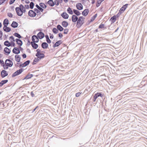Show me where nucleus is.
Segmentation results:
<instances>
[{"label": "nucleus", "mask_w": 147, "mask_h": 147, "mask_svg": "<svg viewBox=\"0 0 147 147\" xmlns=\"http://www.w3.org/2000/svg\"><path fill=\"white\" fill-rule=\"evenodd\" d=\"M15 10L17 15L20 16H21L23 13L26 12V8L22 4H20L19 7H16Z\"/></svg>", "instance_id": "f257e3e1"}, {"label": "nucleus", "mask_w": 147, "mask_h": 147, "mask_svg": "<svg viewBox=\"0 0 147 147\" xmlns=\"http://www.w3.org/2000/svg\"><path fill=\"white\" fill-rule=\"evenodd\" d=\"M85 18L83 16H80L78 18L76 24L77 28H80L84 23Z\"/></svg>", "instance_id": "f03ea898"}, {"label": "nucleus", "mask_w": 147, "mask_h": 147, "mask_svg": "<svg viewBox=\"0 0 147 147\" xmlns=\"http://www.w3.org/2000/svg\"><path fill=\"white\" fill-rule=\"evenodd\" d=\"M24 70L22 68H21L20 69L16 71L14 73L12 74V77H14L19 74H20Z\"/></svg>", "instance_id": "7ed1b4c3"}, {"label": "nucleus", "mask_w": 147, "mask_h": 147, "mask_svg": "<svg viewBox=\"0 0 147 147\" xmlns=\"http://www.w3.org/2000/svg\"><path fill=\"white\" fill-rule=\"evenodd\" d=\"M5 64L9 67H11L13 65V62L9 59H6L5 61Z\"/></svg>", "instance_id": "20e7f679"}, {"label": "nucleus", "mask_w": 147, "mask_h": 147, "mask_svg": "<svg viewBox=\"0 0 147 147\" xmlns=\"http://www.w3.org/2000/svg\"><path fill=\"white\" fill-rule=\"evenodd\" d=\"M28 14L30 17H34L36 16V13L34 10H30L29 11Z\"/></svg>", "instance_id": "39448f33"}, {"label": "nucleus", "mask_w": 147, "mask_h": 147, "mask_svg": "<svg viewBox=\"0 0 147 147\" xmlns=\"http://www.w3.org/2000/svg\"><path fill=\"white\" fill-rule=\"evenodd\" d=\"M39 38L36 35H33L32 37V39L33 42L37 43L39 41Z\"/></svg>", "instance_id": "423d86ee"}, {"label": "nucleus", "mask_w": 147, "mask_h": 147, "mask_svg": "<svg viewBox=\"0 0 147 147\" xmlns=\"http://www.w3.org/2000/svg\"><path fill=\"white\" fill-rule=\"evenodd\" d=\"M8 75L7 71L5 70H3L1 72V76L2 78L7 76Z\"/></svg>", "instance_id": "0eeeda50"}, {"label": "nucleus", "mask_w": 147, "mask_h": 147, "mask_svg": "<svg viewBox=\"0 0 147 147\" xmlns=\"http://www.w3.org/2000/svg\"><path fill=\"white\" fill-rule=\"evenodd\" d=\"M12 52L15 54H18L20 53V50L18 48L14 47L12 50Z\"/></svg>", "instance_id": "6e6552de"}, {"label": "nucleus", "mask_w": 147, "mask_h": 147, "mask_svg": "<svg viewBox=\"0 0 147 147\" xmlns=\"http://www.w3.org/2000/svg\"><path fill=\"white\" fill-rule=\"evenodd\" d=\"M37 36L40 39L43 38L45 36V34L42 32H39L37 34Z\"/></svg>", "instance_id": "1a4fd4ad"}, {"label": "nucleus", "mask_w": 147, "mask_h": 147, "mask_svg": "<svg viewBox=\"0 0 147 147\" xmlns=\"http://www.w3.org/2000/svg\"><path fill=\"white\" fill-rule=\"evenodd\" d=\"M76 7L77 9L79 10H81L83 9V6L82 4L80 3H78L76 4Z\"/></svg>", "instance_id": "9d476101"}, {"label": "nucleus", "mask_w": 147, "mask_h": 147, "mask_svg": "<svg viewBox=\"0 0 147 147\" xmlns=\"http://www.w3.org/2000/svg\"><path fill=\"white\" fill-rule=\"evenodd\" d=\"M3 51L5 52V54L6 55H9L11 52L10 50L7 47L4 48Z\"/></svg>", "instance_id": "9b49d317"}, {"label": "nucleus", "mask_w": 147, "mask_h": 147, "mask_svg": "<svg viewBox=\"0 0 147 147\" xmlns=\"http://www.w3.org/2000/svg\"><path fill=\"white\" fill-rule=\"evenodd\" d=\"M62 42L61 40H59L57 41L56 43L53 45V47L54 48L59 46L62 43Z\"/></svg>", "instance_id": "f8f14e48"}, {"label": "nucleus", "mask_w": 147, "mask_h": 147, "mask_svg": "<svg viewBox=\"0 0 147 147\" xmlns=\"http://www.w3.org/2000/svg\"><path fill=\"white\" fill-rule=\"evenodd\" d=\"M61 16L65 19H67L69 17L68 15L65 12H64L61 13Z\"/></svg>", "instance_id": "ddd939ff"}, {"label": "nucleus", "mask_w": 147, "mask_h": 147, "mask_svg": "<svg viewBox=\"0 0 147 147\" xmlns=\"http://www.w3.org/2000/svg\"><path fill=\"white\" fill-rule=\"evenodd\" d=\"M128 4H126L125 5H123L120 9L119 11L121 12L122 13L126 9L128 5Z\"/></svg>", "instance_id": "4468645a"}, {"label": "nucleus", "mask_w": 147, "mask_h": 147, "mask_svg": "<svg viewBox=\"0 0 147 147\" xmlns=\"http://www.w3.org/2000/svg\"><path fill=\"white\" fill-rule=\"evenodd\" d=\"M78 20V18L77 16L75 15H73L72 16V21L73 22H75Z\"/></svg>", "instance_id": "2eb2a0df"}, {"label": "nucleus", "mask_w": 147, "mask_h": 147, "mask_svg": "<svg viewBox=\"0 0 147 147\" xmlns=\"http://www.w3.org/2000/svg\"><path fill=\"white\" fill-rule=\"evenodd\" d=\"M43 49H46L48 47V45L46 42H43L41 45Z\"/></svg>", "instance_id": "dca6fc26"}, {"label": "nucleus", "mask_w": 147, "mask_h": 147, "mask_svg": "<svg viewBox=\"0 0 147 147\" xmlns=\"http://www.w3.org/2000/svg\"><path fill=\"white\" fill-rule=\"evenodd\" d=\"M30 43L32 47L34 49H36L38 48V45L36 43V42L32 41Z\"/></svg>", "instance_id": "f3484780"}, {"label": "nucleus", "mask_w": 147, "mask_h": 147, "mask_svg": "<svg viewBox=\"0 0 147 147\" xmlns=\"http://www.w3.org/2000/svg\"><path fill=\"white\" fill-rule=\"evenodd\" d=\"M18 24L17 22L13 21L11 24V26L12 27L15 28L18 27Z\"/></svg>", "instance_id": "a211bd4d"}, {"label": "nucleus", "mask_w": 147, "mask_h": 147, "mask_svg": "<svg viewBox=\"0 0 147 147\" xmlns=\"http://www.w3.org/2000/svg\"><path fill=\"white\" fill-rule=\"evenodd\" d=\"M89 12V10L88 9H86L83 11L82 12V14L83 16H86L88 14Z\"/></svg>", "instance_id": "6ab92c4d"}, {"label": "nucleus", "mask_w": 147, "mask_h": 147, "mask_svg": "<svg viewBox=\"0 0 147 147\" xmlns=\"http://www.w3.org/2000/svg\"><path fill=\"white\" fill-rule=\"evenodd\" d=\"M15 60L16 61L19 62H20L21 59V57L20 55H16L15 56Z\"/></svg>", "instance_id": "aec40b11"}, {"label": "nucleus", "mask_w": 147, "mask_h": 147, "mask_svg": "<svg viewBox=\"0 0 147 147\" xmlns=\"http://www.w3.org/2000/svg\"><path fill=\"white\" fill-rule=\"evenodd\" d=\"M38 59H41L45 57V55L42 53H39V54L36 55Z\"/></svg>", "instance_id": "412c9836"}, {"label": "nucleus", "mask_w": 147, "mask_h": 147, "mask_svg": "<svg viewBox=\"0 0 147 147\" xmlns=\"http://www.w3.org/2000/svg\"><path fill=\"white\" fill-rule=\"evenodd\" d=\"M47 3L51 7H53L54 5V2L53 0H49L47 2Z\"/></svg>", "instance_id": "4be33fe9"}, {"label": "nucleus", "mask_w": 147, "mask_h": 147, "mask_svg": "<svg viewBox=\"0 0 147 147\" xmlns=\"http://www.w3.org/2000/svg\"><path fill=\"white\" fill-rule=\"evenodd\" d=\"M9 24V20L7 18L3 20V25L4 26L6 27Z\"/></svg>", "instance_id": "5701e85b"}, {"label": "nucleus", "mask_w": 147, "mask_h": 147, "mask_svg": "<svg viewBox=\"0 0 147 147\" xmlns=\"http://www.w3.org/2000/svg\"><path fill=\"white\" fill-rule=\"evenodd\" d=\"M3 29L4 31L6 32H9L11 30V29L10 28L7 27L3 26Z\"/></svg>", "instance_id": "b1692460"}, {"label": "nucleus", "mask_w": 147, "mask_h": 147, "mask_svg": "<svg viewBox=\"0 0 147 147\" xmlns=\"http://www.w3.org/2000/svg\"><path fill=\"white\" fill-rule=\"evenodd\" d=\"M62 25L64 27H67L68 25V23L66 21H63L61 23Z\"/></svg>", "instance_id": "393cba45"}, {"label": "nucleus", "mask_w": 147, "mask_h": 147, "mask_svg": "<svg viewBox=\"0 0 147 147\" xmlns=\"http://www.w3.org/2000/svg\"><path fill=\"white\" fill-rule=\"evenodd\" d=\"M116 20V16L114 15L111 17L110 19V20L111 21L112 24L114 23Z\"/></svg>", "instance_id": "a878e982"}, {"label": "nucleus", "mask_w": 147, "mask_h": 147, "mask_svg": "<svg viewBox=\"0 0 147 147\" xmlns=\"http://www.w3.org/2000/svg\"><path fill=\"white\" fill-rule=\"evenodd\" d=\"M8 81L7 80H2L0 82V87L2 86L3 85L6 83Z\"/></svg>", "instance_id": "bb28decb"}, {"label": "nucleus", "mask_w": 147, "mask_h": 147, "mask_svg": "<svg viewBox=\"0 0 147 147\" xmlns=\"http://www.w3.org/2000/svg\"><path fill=\"white\" fill-rule=\"evenodd\" d=\"M73 12L75 15H76V16H80L81 14L80 12L77 10L73 9Z\"/></svg>", "instance_id": "cd10ccee"}, {"label": "nucleus", "mask_w": 147, "mask_h": 147, "mask_svg": "<svg viewBox=\"0 0 147 147\" xmlns=\"http://www.w3.org/2000/svg\"><path fill=\"white\" fill-rule=\"evenodd\" d=\"M33 76V75L32 74H28L23 79V80L25 79H28L31 78Z\"/></svg>", "instance_id": "c85d7f7f"}, {"label": "nucleus", "mask_w": 147, "mask_h": 147, "mask_svg": "<svg viewBox=\"0 0 147 147\" xmlns=\"http://www.w3.org/2000/svg\"><path fill=\"white\" fill-rule=\"evenodd\" d=\"M4 44L5 46L7 47H9L11 45V43L8 40L5 41L4 43Z\"/></svg>", "instance_id": "c756f323"}, {"label": "nucleus", "mask_w": 147, "mask_h": 147, "mask_svg": "<svg viewBox=\"0 0 147 147\" xmlns=\"http://www.w3.org/2000/svg\"><path fill=\"white\" fill-rule=\"evenodd\" d=\"M67 11L70 14L72 15L73 14V11H72L70 7L68 8L67 9Z\"/></svg>", "instance_id": "7c9ffc66"}, {"label": "nucleus", "mask_w": 147, "mask_h": 147, "mask_svg": "<svg viewBox=\"0 0 147 147\" xmlns=\"http://www.w3.org/2000/svg\"><path fill=\"white\" fill-rule=\"evenodd\" d=\"M13 35L19 39L21 38L22 37L17 32L14 33L13 34Z\"/></svg>", "instance_id": "2f4dec72"}, {"label": "nucleus", "mask_w": 147, "mask_h": 147, "mask_svg": "<svg viewBox=\"0 0 147 147\" xmlns=\"http://www.w3.org/2000/svg\"><path fill=\"white\" fill-rule=\"evenodd\" d=\"M57 28L58 30H59L60 31H62L64 29L59 24L57 25Z\"/></svg>", "instance_id": "473e14b6"}, {"label": "nucleus", "mask_w": 147, "mask_h": 147, "mask_svg": "<svg viewBox=\"0 0 147 147\" xmlns=\"http://www.w3.org/2000/svg\"><path fill=\"white\" fill-rule=\"evenodd\" d=\"M39 5L41 8L44 9H46L47 6L44 3H39Z\"/></svg>", "instance_id": "72a5a7b5"}, {"label": "nucleus", "mask_w": 147, "mask_h": 147, "mask_svg": "<svg viewBox=\"0 0 147 147\" xmlns=\"http://www.w3.org/2000/svg\"><path fill=\"white\" fill-rule=\"evenodd\" d=\"M30 61L29 60H28L24 62L23 63V65L24 66H24V67H25L28 65H29L30 63Z\"/></svg>", "instance_id": "f704fd0d"}, {"label": "nucleus", "mask_w": 147, "mask_h": 147, "mask_svg": "<svg viewBox=\"0 0 147 147\" xmlns=\"http://www.w3.org/2000/svg\"><path fill=\"white\" fill-rule=\"evenodd\" d=\"M35 6L36 7L37 9L40 11L41 12H42L44 10L40 6H39L38 4H36Z\"/></svg>", "instance_id": "c9c22d12"}, {"label": "nucleus", "mask_w": 147, "mask_h": 147, "mask_svg": "<svg viewBox=\"0 0 147 147\" xmlns=\"http://www.w3.org/2000/svg\"><path fill=\"white\" fill-rule=\"evenodd\" d=\"M97 16V13L95 14L93 17L91 18L90 19V22H93Z\"/></svg>", "instance_id": "e433bc0d"}, {"label": "nucleus", "mask_w": 147, "mask_h": 147, "mask_svg": "<svg viewBox=\"0 0 147 147\" xmlns=\"http://www.w3.org/2000/svg\"><path fill=\"white\" fill-rule=\"evenodd\" d=\"M52 31L53 33L55 34H57L58 32V30L57 29L55 28H54L52 29Z\"/></svg>", "instance_id": "4c0bfd02"}, {"label": "nucleus", "mask_w": 147, "mask_h": 147, "mask_svg": "<svg viewBox=\"0 0 147 147\" xmlns=\"http://www.w3.org/2000/svg\"><path fill=\"white\" fill-rule=\"evenodd\" d=\"M34 11H35V12L36 13H37L38 15H40L41 13V11L38 10V9H37L36 8L34 9Z\"/></svg>", "instance_id": "58836bf2"}, {"label": "nucleus", "mask_w": 147, "mask_h": 147, "mask_svg": "<svg viewBox=\"0 0 147 147\" xmlns=\"http://www.w3.org/2000/svg\"><path fill=\"white\" fill-rule=\"evenodd\" d=\"M29 7L31 9H32L33 8L34 4L33 2H31L30 3V5H29Z\"/></svg>", "instance_id": "ea45409f"}, {"label": "nucleus", "mask_w": 147, "mask_h": 147, "mask_svg": "<svg viewBox=\"0 0 147 147\" xmlns=\"http://www.w3.org/2000/svg\"><path fill=\"white\" fill-rule=\"evenodd\" d=\"M17 43L20 46H21L23 44L22 41L20 39L17 42Z\"/></svg>", "instance_id": "a19ab883"}, {"label": "nucleus", "mask_w": 147, "mask_h": 147, "mask_svg": "<svg viewBox=\"0 0 147 147\" xmlns=\"http://www.w3.org/2000/svg\"><path fill=\"white\" fill-rule=\"evenodd\" d=\"M38 58L37 57V58H35L33 60V63H32V64L33 65H35L36 63V62H38L37 60H38Z\"/></svg>", "instance_id": "79ce46f5"}, {"label": "nucleus", "mask_w": 147, "mask_h": 147, "mask_svg": "<svg viewBox=\"0 0 147 147\" xmlns=\"http://www.w3.org/2000/svg\"><path fill=\"white\" fill-rule=\"evenodd\" d=\"M101 2L99 1V0H97L96 2V6L97 7H98L100 5Z\"/></svg>", "instance_id": "37998d69"}, {"label": "nucleus", "mask_w": 147, "mask_h": 147, "mask_svg": "<svg viewBox=\"0 0 147 147\" xmlns=\"http://www.w3.org/2000/svg\"><path fill=\"white\" fill-rule=\"evenodd\" d=\"M2 66L3 67V69H8L9 67L6 64H4V65H3Z\"/></svg>", "instance_id": "c03bdc74"}, {"label": "nucleus", "mask_w": 147, "mask_h": 147, "mask_svg": "<svg viewBox=\"0 0 147 147\" xmlns=\"http://www.w3.org/2000/svg\"><path fill=\"white\" fill-rule=\"evenodd\" d=\"M104 28V24H103L102 23H101V24L99 25L98 26L99 28Z\"/></svg>", "instance_id": "a18cd8bd"}, {"label": "nucleus", "mask_w": 147, "mask_h": 147, "mask_svg": "<svg viewBox=\"0 0 147 147\" xmlns=\"http://www.w3.org/2000/svg\"><path fill=\"white\" fill-rule=\"evenodd\" d=\"M95 94L96 95V96H97V97H98L99 96L102 97V94L100 93H98Z\"/></svg>", "instance_id": "49530a36"}, {"label": "nucleus", "mask_w": 147, "mask_h": 147, "mask_svg": "<svg viewBox=\"0 0 147 147\" xmlns=\"http://www.w3.org/2000/svg\"><path fill=\"white\" fill-rule=\"evenodd\" d=\"M54 5H55L57 6H58L59 4V3L58 0H55L54 2Z\"/></svg>", "instance_id": "de8ad7c7"}, {"label": "nucleus", "mask_w": 147, "mask_h": 147, "mask_svg": "<svg viewBox=\"0 0 147 147\" xmlns=\"http://www.w3.org/2000/svg\"><path fill=\"white\" fill-rule=\"evenodd\" d=\"M69 31V29L67 28L65 29L64 30V32L63 33L65 34H67Z\"/></svg>", "instance_id": "09e8293b"}, {"label": "nucleus", "mask_w": 147, "mask_h": 147, "mask_svg": "<svg viewBox=\"0 0 147 147\" xmlns=\"http://www.w3.org/2000/svg\"><path fill=\"white\" fill-rule=\"evenodd\" d=\"M36 51L37 52V53L36 54V56L39 54V53H40V50L39 49H37L36 50Z\"/></svg>", "instance_id": "8fccbe9b"}, {"label": "nucleus", "mask_w": 147, "mask_h": 147, "mask_svg": "<svg viewBox=\"0 0 147 147\" xmlns=\"http://www.w3.org/2000/svg\"><path fill=\"white\" fill-rule=\"evenodd\" d=\"M121 13H122V12L119 11L118 13L115 15V16H116V18H118Z\"/></svg>", "instance_id": "3c124183"}, {"label": "nucleus", "mask_w": 147, "mask_h": 147, "mask_svg": "<svg viewBox=\"0 0 147 147\" xmlns=\"http://www.w3.org/2000/svg\"><path fill=\"white\" fill-rule=\"evenodd\" d=\"M9 40H13V42L15 41V40L13 36H11L9 38Z\"/></svg>", "instance_id": "603ef678"}, {"label": "nucleus", "mask_w": 147, "mask_h": 147, "mask_svg": "<svg viewBox=\"0 0 147 147\" xmlns=\"http://www.w3.org/2000/svg\"><path fill=\"white\" fill-rule=\"evenodd\" d=\"M11 47H15L16 46V45L15 44V43L14 42H12L11 41Z\"/></svg>", "instance_id": "864d4df0"}, {"label": "nucleus", "mask_w": 147, "mask_h": 147, "mask_svg": "<svg viewBox=\"0 0 147 147\" xmlns=\"http://www.w3.org/2000/svg\"><path fill=\"white\" fill-rule=\"evenodd\" d=\"M7 16H9V17L10 18H12L13 17V14L10 13H7Z\"/></svg>", "instance_id": "5fc2aeb1"}, {"label": "nucleus", "mask_w": 147, "mask_h": 147, "mask_svg": "<svg viewBox=\"0 0 147 147\" xmlns=\"http://www.w3.org/2000/svg\"><path fill=\"white\" fill-rule=\"evenodd\" d=\"M16 0H10L9 2V4L10 5H11Z\"/></svg>", "instance_id": "6e6d98bb"}, {"label": "nucleus", "mask_w": 147, "mask_h": 147, "mask_svg": "<svg viewBox=\"0 0 147 147\" xmlns=\"http://www.w3.org/2000/svg\"><path fill=\"white\" fill-rule=\"evenodd\" d=\"M98 97H97V96H96V95L95 94H94L93 96V101L94 102L96 100V99Z\"/></svg>", "instance_id": "4d7b16f0"}, {"label": "nucleus", "mask_w": 147, "mask_h": 147, "mask_svg": "<svg viewBox=\"0 0 147 147\" xmlns=\"http://www.w3.org/2000/svg\"><path fill=\"white\" fill-rule=\"evenodd\" d=\"M81 94V93L80 92L76 93V97H78Z\"/></svg>", "instance_id": "13d9d810"}, {"label": "nucleus", "mask_w": 147, "mask_h": 147, "mask_svg": "<svg viewBox=\"0 0 147 147\" xmlns=\"http://www.w3.org/2000/svg\"><path fill=\"white\" fill-rule=\"evenodd\" d=\"M0 64L2 65V66L3 65H4V63L3 61L2 60L0 59Z\"/></svg>", "instance_id": "bf43d9fd"}, {"label": "nucleus", "mask_w": 147, "mask_h": 147, "mask_svg": "<svg viewBox=\"0 0 147 147\" xmlns=\"http://www.w3.org/2000/svg\"><path fill=\"white\" fill-rule=\"evenodd\" d=\"M46 41L47 42V43L49 44H50L51 42V41L50 39L49 38V39H48L47 40H46Z\"/></svg>", "instance_id": "052dcab7"}, {"label": "nucleus", "mask_w": 147, "mask_h": 147, "mask_svg": "<svg viewBox=\"0 0 147 147\" xmlns=\"http://www.w3.org/2000/svg\"><path fill=\"white\" fill-rule=\"evenodd\" d=\"M49 35H50V38L51 39H53L54 38V36L53 34L50 33Z\"/></svg>", "instance_id": "680f3d73"}, {"label": "nucleus", "mask_w": 147, "mask_h": 147, "mask_svg": "<svg viewBox=\"0 0 147 147\" xmlns=\"http://www.w3.org/2000/svg\"><path fill=\"white\" fill-rule=\"evenodd\" d=\"M22 56L24 59L26 58L27 57L25 53H24L23 54H22Z\"/></svg>", "instance_id": "e2e57ef3"}, {"label": "nucleus", "mask_w": 147, "mask_h": 147, "mask_svg": "<svg viewBox=\"0 0 147 147\" xmlns=\"http://www.w3.org/2000/svg\"><path fill=\"white\" fill-rule=\"evenodd\" d=\"M58 35L59 37H60L61 38L63 36V34L60 33H59Z\"/></svg>", "instance_id": "0e129e2a"}, {"label": "nucleus", "mask_w": 147, "mask_h": 147, "mask_svg": "<svg viewBox=\"0 0 147 147\" xmlns=\"http://www.w3.org/2000/svg\"><path fill=\"white\" fill-rule=\"evenodd\" d=\"M24 6L25 7V8H26V9H29L30 8L29 5H25Z\"/></svg>", "instance_id": "69168bd1"}, {"label": "nucleus", "mask_w": 147, "mask_h": 147, "mask_svg": "<svg viewBox=\"0 0 147 147\" xmlns=\"http://www.w3.org/2000/svg\"><path fill=\"white\" fill-rule=\"evenodd\" d=\"M4 2V1L3 0H0V5Z\"/></svg>", "instance_id": "338daca9"}, {"label": "nucleus", "mask_w": 147, "mask_h": 147, "mask_svg": "<svg viewBox=\"0 0 147 147\" xmlns=\"http://www.w3.org/2000/svg\"><path fill=\"white\" fill-rule=\"evenodd\" d=\"M32 97H34V94L33 92H31L30 93Z\"/></svg>", "instance_id": "774afa93"}]
</instances>
